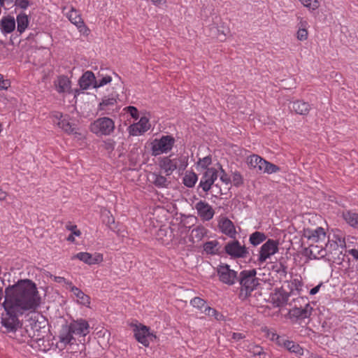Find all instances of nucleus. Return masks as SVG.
I'll use <instances>...</instances> for the list:
<instances>
[{
	"label": "nucleus",
	"instance_id": "26",
	"mask_svg": "<svg viewBox=\"0 0 358 358\" xmlns=\"http://www.w3.org/2000/svg\"><path fill=\"white\" fill-rule=\"evenodd\" d=\"M148 180L158 187H167L170 183L166 177L156 173H150Z\"/></svg>",
	"mask_w": 358,
	"mask_h": 358
},
{
	"label": "nucleus",
	"instance_id": "29",
	"mask_svg": "<svg viewBox=\"0 0 358 358\" xmlns=\"http://www.w3.org/2000/svg\"><path fill=\"white\" fill-rule=\"evenodd\" d=\"M191 304L194 308V311L196 312L203 313L213 310L208 305L206 304L203 299L199 297H194L193 299H192Z\"/></svg>",
	"mask_w": 358,
	"mask_h": 358
},
{
	"label": "nucleus",
	"instance_id": "53",
	"mask_svg": "<svg viewBox=\"0 0 358 358\" xmlns=\"http://www.w3.org/2000/svg\"><path fill=\"white\" fill-rule=\"evenodd\" d=\"M276 271L280 275L285 276L287 274V267L282 263H280L279 267Z\"/></svg>",
	"mask_w": 358,
	"mask_h": 358
},
{
	"label": "nucleus",
	"instance_id": "19",
	"mask_svg": "<svg viewBox=\"0 0 358 358\" xmlns=\"http://www.w3.org/2000/svg\"><path fill=\"white\" fill-rule=\"evenodd\" d=\"M150 129L148 120L145 117H142L138 122L131 124L129 127L128 131L130 136H138Z\"/></svg>",
	"mask_w": 358,
	"mask_h": 358
},
{
	"label": "nucleus",
	"instance_id": "3",
	"mask_svg": "<svg viewBox=\"0 0 358 358\" xmlns=\"http://www.w3.org/2000/svg\"><path fill=\"white\" fill-rule=\"evenodd\" d=\"M48 323V319L44 315H35L30 317L25 325V331L27 336L31 338L32 342L37 343L39 347L44 344Z\"/></svg>",
	"mask_w": 358,
	"mask_h": 358
},
{
	"label": "nucleus",
	"instance_id": "54",
	"mask_svg": "<svg viewBox=\"0 0 358 358\" xmlns=\"http://www.w3.org/2000/svg\"><path fill=\"white\" fill-rule=\"evenodd\" d=\"M15 5L22 8H26L28 6V0H15Z\"/></svg>",
	"mask_w": 358,
	"mask_h": 358
},
{
	"label": "nucleus",
	"instance_id": "31",
	"mask_svg": "<svg viewBox=\"0 0 358 358\" xmlns=\"http://www.w3.org/2000/svg\"><path fill=\"white\" fill-rule=\"evenodd\" d=\"M343 217L345 222L354 228L358 229V213L346 211L343 213Z\"/></svg>",
	"mask_w": 358,
	"mask_h": 358
},
{
	"label": "nucleus",
	"instance_id": "43",
	"mask_svg": "<svg viewBox=\"0 0 358 358\" xmlns=\"http://www.w3.org/2000/svg\"><path fill=\"white\" fill-rule=\"evenodd\" d=\"M287 319L292 323L302 324V320L308 317V315H286Z\"/></svg>",
	"mask_w": 358,
	"mask_h": 358
},
{
	"label": "nucleus",
	"instance_id": "2",
	"mask_svg": "<svg viewBox=\"0 0 358 358\" xmlns=\"http://www.w3.org/2000/svg\"><path fill=\"white\" fill-rule=\"evenodd\" d=\"M345 246V238L339 234H334L331 237H328V241H326L323 248H313L312 249L314 250L315 259L331 256L334 260H340L343 259V252Z\"/></svg>",
	"mask_w": 358,
	"mask_h": 358
},
{
	"label": "nucleus",
	"instance_id": "7",
	"mask_svg": "<svg viewBox=\"0 0 358 358\" xmlns=\"http://www.w3.org/2000/svg\"><path fill=\"white\" fill-rule=\"evenodd\" d=\"M255 276L256 271L255 269L241 272L239 281L241 285V296L247 297L258 285V280Z\"/></svg>",
	"mask_w": 358,
	"mask_h": 358
},
{
	"label": "nucleus",
	"instance_id": "27",
	"mask_svg": "<svg viewBox=\"0 0 358 358\" xmlns=\"http://www.w3.org/2000/svg\"><path fill=\"white\" fill-rule=\"evenodd\" d=\"M66 16L72 24H75L78 28L80 29V31H83V29H85L84 22L77 10L71 8L70 12L66 14Z\"/></svg>",
	"mask_w": 358,
	"mask_h": 358
},
{
	"label": "nucleus",
	"instance_id": "41",
	"mask_svg": "<svg viewBox=\"0 0 358 358\" xmlns=\"http://www.w3.org/2000/svg\"><path fill=\"white\" fill-rule=\"evenodd\" d=\"M305 7L310 10H315L320 6V3L317 0H299Z\"/></svg>",
	"mask_w": 358,
	"mask_h": 358
},
{
	"label": "nucleus",
	"instance_id": "14",
	"mask_svg": "<svg viewBox=\"0 0 358 358\" xmlns=\"http://www.w3.org/2000/svg\"><path fill=\"white\" fill-rule=\"evenodd\" d=\"M217 177L218 171L215 168L207 169L201 179L199 187L207 192L210 189Z\"/></svg>",
	"mask_w": 358,
	"mask_h": 358
},
{
	"label": "nucleus",
	"instance_id": "30",
	"mask_svg": "<svg viewBox=\"0 0 358 358\" xmlns=\"http://www.w3.org/2000/svg\"><path fill=\"white\" fill-rule=\"evenodd\" d=\"M69 287L73 295L77 298V301L83 305L90 303V297L84 294L79 288L73 286L72 285Z\"/></svg>",
	"mask_w": 358,
	"mask_h": 358
},
{
	"label": "nucleus",
	"instance_id": "42",
	"mask_svg": "<svg viewBox=\"0 0 358 358\" xmlns=\"http://www.w3.org/2000/svg\"><path fill=\"white\" fill-rule=\"evenodd\" d=\"M112 81V78L109 76H102L101 78H96L94 88L101 87Z\"/></svg>",
	"mask_w": 358,
	"mask_h": 358
},
{
	"label": "nucleus",
	"instance_id": "17",
	"mask_svg": "<svg viewBox=\"0 0 358 358\" xmlns=\"http://www.w3.org/2000/svg\"><path fill=\"white\" fill-rule=\"evenodd\" d=\"M72 332L76 335L86 336L90 333V325L85 320H77L69 324Z\"/></svg>",
	"mask_w": 358,
	"mask_h": 358
},
{
	"label": "nucleus",
	"instance_id": "36",
	"mask_svg": "<svg viewBox=\"0 0 358 358\" xmlns=\"http://www.w3.org/2000/svg\"><path fill=\"white\" fill-rule=\"evenodd\" d=\"M219 243L217 241L207 242L203 245L204 250L211 255L216 254L219 251Z\"/></svg>",
	"mask_w": 358,
	"mask_h": 358
},
{
	"label": "nucleus",
	"instance_id": "58",
	"mask_svg": "<svg viewBox=\"0 0 358 358\" xmlns=\"http://www.w3.org/2000/svg\"><path fill=\"white\" fill-rule=\"evenodd\" d=\"M114 145H115V142L112 140H109L106 144V148L107 150H113L114 149Z\"/></svg>",
	"mask_w": 358,
	"mask_h": 358
},
{
	"label": "nucleus",
	"instance_id": "38",
	"mask_svg": "<svg viewBox=\"0 0 358 358\" xmlns=\"http://www.w3.org/2000/svg\"><path fill=\"white\" fill-rule=\"evenodd\" d=\"M220 228L226 234L231 235L234 231V227L232 222L227 219L222 220L220 222Z\"/></svg>",
	"mask_w": 358,
	"mask_h": 358
},
{
	"label": "nucleus",
	"instance_id": "28",
	"mask_svg": "<svg viewBox=\"0 0 358 358\" xmlns=\"http://www.w3.org/2000/svg\"><path fill=\"white\" fill-rule=\"evenodd\" d=\"M289 293L285 291L283 289H280L273 294L272 299L273 302L280 306L286 303L289 299Z\"/></svg>",
	"mask_w": 358,
	"mask_h": 358
},
{
	"label": "nucleus",
	"instance_id": "61",
	"mask_svg": "<svg viewBox=\"0 0 358 358\" xmlns=\"http://www.w3.org/2000/svg\"><path fill=\"white\" fill-rule=\"evenodd\" d=\"M349 253L356 259H358V250L356 249H352L349 250Z\"/></svg>",
	"mask_w": 358,
	"mask_h": 358
},
{
	"label": "nucleus",
	"instance_id": "47",
	"mask_svg": "<svg viewBox=\"0 0 358 358\" xmlns=\"http://www.w3.org/2000/svg\"><path fill=\"white\" fill-rule=\"evenodd\" d=\"M116 101L113 98L103 99L102 102L100 103L99 107L101 110L105 109L106 106H113L115 103Z\"/></svg>",
	"mask_w": 358,
	"mask_h": 358
},
{
	"label": "nucleus",
	"instance_id": "4",
	"mask_svg": "<svg viewBox=\"0 0 358 358\" xmlns=\"http://www.w3.org/2000/svg\"><path fill=\"white\" fill-rule=\"evenodd\" d=\"M57 324L59 326L57 332L58 341L56 343V347L59 350H62L67 348V352L71 353L70 358H77L76 352L70 351L72 346L76 343V338L73 337V332H72L68 322L63 316L57 317Z\"/></svg>",
	"mask_w": 358,
	"mask_h": 358
},
{
	"label": "nucleus",
	"instance_id": "8",
	"mask_svg": "<svg viewBox=\"0 0 358 358\" xmlns=\"http://www.w3.org/2000/svg\"><path fill=\"white\" fill-rule=\"evenodd\" d=\"M248 164L251 169L257 172H264L268 174L276 173L280 171V168L276 165L271 164L261 157L253 155L248 158Z\"/></svg>",
	"mask_w": 358,
	"mask_h": 358
},
{
	"label": "nucleus",
	"instance_id": "40",
	"mask_svg": "<svg viewBox=\"0 0 358 358\" xmlns=\"http://www.w3.org/2000/svg\"><path fill=\"white\" fill-rule=\"evenodd\" d=\"M248 351L252 354L254 357L259 356V358H265L266 353L259 345H251L249 346Z\"/></svg>",
	"mask_w": 358,
	"mask_h": 358
},
{
	"label": "nucleus",
	"instance_id": "45",
	"mask_svg": "<svg viewBox=\"0 0 358 358\" xmlns=\"http://www.w3.org/2000/svg\"><path fill=\"white\" fill-rule=\"evenodd\" d=\"M212 162L211 157L210 156H207L203 157V159H200L198 162V165L200 166L203 169H206L208 166H209Z\"/></svg>",
	"mask_w": 358,
	"mask_h": 358
},
{
	"label": "nucleus",
	"instance_id": "39",
	"mask_svg": "<svg viewBox=\"0 0 358 358\" xmlns=\"http://www.w3.org/2000/svg\"><path fill=\"white\" fill-rule=\"evenodd\" d=\"M266 239V236L261 232L256 231L250 235V241L254 245H257L263 242Z\"/></svg>",
	"mask_w": 358,
	"mask_h": 358
},
{
	"label": "nucleus",
	"instance_id": "48",
	"mask_svg": "<svg viewBox=\"0 0 358 358\" xmlns=\"http://www.w3.org/2000/svg\"><path fill=\"white\" fill-rule=\"evenodd\" d=\"M66 229L71 231V234L75 235L76 236H80L81 235L80 231L77 228L76 225H73L71 224H68L66 225Z\"/></svg>",
	"mask_w": 358,
	"mask_h": 358
},
{
	"label": "nucleus",
	"instance_id": "60",
	"mask_svg": "<svg viewBox=\"0 0 358 358\" xmlns=\"http://www.w3.org/2000/svg\"><path fill=\"white\" fill-rule=\"evenodd\" d=\"M321 285H322V284H320V285H317L316 287H313V289H311L310 291V294L311 295H314L316 293H317L320 290Z\"/></svg>",
	"mask_w": 358,
	"mask_h": 358
},
{
	"label": "nucleus",
	"instance_id": "24",
	"mask_svg": "<svg viewBox=\"0 0 358 358\" xmlns=\"http://www.w3.org/2000/svg\"><path fill=\"white\" fill-rule=\"evenodd\" d=\"M289 108L295 111L297 114L306 115L310 109V105L302 101H296L291 103Z\"/></svg>",
	"mask_w": 358,
	"mask_h": 358
},
{
	"label": "nucleus",
	"instance_id": "62",
	"mask_svg": "<svg viewBox=\"0 0 358 358\" xmlns=\"http://www.w3.org/2000/svg\"><path fill=\"white\" fill-rule=\"evenodd\" d=\"M192 234L195 235L196 236H200V234L202 235V229H195L192 231Z\"/></svg>",
	"mask_w": 358,
	"mask_h": 358
},
{
	"label": "nucleus",
	"instance_id": "35",
	"mask_svg": "<svg viewBox=\"0 0 358 358\" xmlns=\"http://www.w3.org/2000/svg\"><path fill=\"white\" fill-rule=\"evenodd\" d=\"M290 352L294 353L296 355H302L303 354V349L297 343L292 341H289L285 347Z\"/></svg>",
	"mask_w": 358,
	"mask_h": 358
},
{
	"label": "nucleus",
	"instance_id": "21",
	"mask_svg": "<svg viewBox=\"0 0 358 358\" xmlns=\"http://www.w3.org/2000/svg\"><path fill=\"white\" fill-rule=\"evenodd\" d=\"M221 173L218 176H220V180L222 182H224L227 187L222 189L219 186L218 184H216L213 187V192H214L215 196H217L218 195H222V194H227V192L229 189V184L231 183V180L227 175V173L224 172V171L221 168Z\"/></svg>",
	"mask_w": 358,
	"mask_h": 358
},
{
	"label": "nucleus",
	"instance_id": "6",
	"mask_svg": "<svg viewBox=\"0 0 358 358\" xmlns=\"http://www.w3.org/2000/svg\"><path fill=\"white\" fill-rule=\"evenodd\" d=\"M128 324L131 328L135 339L145 347H148L150 343L154 341L157 338L152 332H150L149 327L137 320H133Z\"/></svg>",
	"mask_w": 358,
	"mask_h": 358
},
{
	"label": "nucleus",
	"instance_id": "63",
	"mask_svg": "<svg viewBox=\"0 0 358 358\" xmlns=\"http://www.w3.org/2000/svg\"><path fill=\"white\" fill-rule=\"evenodd\" d=\"M307 25L308 22L306 20H303L302 18H301L299 22V27L306 29Z\"/></svg>",
	"mask_w": 358,
	"mask_h": 358
},
{
	"label": "nucleus",
	"instance_id": "1",
	"mask_svg": "<svg viewBox=\"0 0 358 358\" xmlns=\"http://www.w3.org/2000/svg\"><path fill=\"white\" fill-rule=\"evenodd\" d=\"M36 285L29 279L20 280L5 289L3 306L7 313H35L43 303Z\"/></svg>",
	"mask_w": 358,
	"mask_h": 358
},
{
	"label": "nucleus",
	"instance_id": "16",
	"mask_svg": "<svg viewBox=\"0 0 358 358\" xmlns=\"http://www.w3.org/2000/svg\"><path fill=\"white\" fill-rule=\"evenodd\" d=\"M227 254L234 257H244L248 253L245 246H242L238 241H231L225 246Z\"/></svg>",
	"mask_w": 358,
	"mask_h": 358
},
{
	"label": "nucleus",
	"instance_id": "51",
	"mask_svg": "<svg viewBox=\"0 0 358 358\" xmlns=\"http://www.w3.org/2000/svg\"><path fill=\"white\" fill-rule=\"evenodd\" d=\"M10 85L8 80H4L1 74H0V90H7Z\"/></svg>",
	"mask_w": 358,
	"mask_h": 358
},
{
	"label": "nucleus",
	"instance_id": "49",
	"mask_svg": "<svg viewBox=\"0 0 358 358\" xmlns=\"http://www.w3.org/2000/svg\"><path fill=\"white\" fill-rule=\"evenodd\" d=\"M232 181L234 185L239 186L243 182L241 176L238 173H234Z\"/></svg>",
	"mask_w": 358,
	"mask_h": 358
},
{
	"label": "nucleus",
	"instance_id": "59",
	"mask_svg": "<svg viewBox=\"0 0 358 358\" xmlns=\"http://www.w3.org/2000/svg\"><path fill=\"white\" fill-rule=\"evenodd\" d=\"M115 224V219H114V217H108V220L107 222V224H108V226L109 227V228L110 229H113V230L115 229L114 227H113V224Z\"/></svg>",
	"mask_w": 358,
	"mask_h": 358
},
{
	"label": "nucleus",
	"instance_id": "37",
	"mask_svg": "<svg viewBox=\"0 0 358 358\" xmlns=\"http://www.w3.org/2000/svg\"><path fill=\"white\" fill-rule=\"evenodd\" d=\"M197 176L193 172L187 173L183 178V182L185 186L192 187L197 181Z\"/></svg>",
	"mask_w": 358,
	"mask_h": 358
},
{
	"label": "nucleus",
	"instance_id": "9",
	"mask_svg": "<svg viewBox=\"0 0 358 358\" xmlns=\"http://www.w3.org/2000/svg\"><path fill=\"white\" fill-rule=\"evenodd\" d=\"M114 129V121L107 117H99L90 125V131L98 136H109Z\"/></svg>",
	"mask_w": 358,
	"mask_h": 358
},
{
	"label": "nucleus",
	"instance_id": "18",
	"mask_svg": "<svg viewBox=\"0 0 358 358\" xmlns=\"http://www.w3.org/2000/svg\"><path fill=\"white\" fill-rule=\"evenodd\" d=\"M54 118L57 120L56 122L59 127L62 129L65 132L70 134H78L76 128L72 125L69 120L68 117L64 116L59 113L54 115Z\"/></svg>",
	"mask_w": 358,
	"mask_h": 358
},
{
	"label": "nucleus",
	"instance_id": "44",
	"mask_svg": "<svg viewBox=\"0 0 358 358\" xmlns=\"http://www.w3.org/2000/svg\"><path fill=\"white\" fill-rule=\"evenodd\" d=\"M262 331L264 332L266 334V337L273 341H275L276 336H278L275 332L269 329L266 326L262 327Z\"/></svg>",
	"mask_w": 358,
	"mask_h": 358
},
{
	"label": "nucleus",
	"instance_id": "32",
	"mask_svg": "<svg viewBox=\"0 0 358 358\" xmlns=\"http://www.w3.org/2000/svg\"><path fill=\"white\" fill-rule=\"evenodd\" d=\"M1 29L6 33L12 32L15 27V22L13 17H3L1 20Z\"/></svg>",
	"mask_w": 358,
	"mask_h": 358
},
{
	"label": "nucleus",
	"instance_id": "55",
	"mask_svg": "<svg viewBox=\"0 0 358 358\" xmlns=\"http://www.w3.org/2000/svg\"><path fill=\"white\" fill-rule=\"evenodd\" d=\"M54 280L57 282H65L67 285H69V287L72 285L71 282H69V281H66V279L63 277H60V276H55L54 277Z\"/></svg>",
	"mask_w": 358,
	"mask_h": 358
},
{
	"label": "nucleus",
	"instance_id": "13",
	"mask_svg": "<svg viewBox=\"0 0 358 358\" xmlns=\"http://www.w3.org/2000/svg\"><path fill=\"white\" fill-rule=\"evenodd\" d=\"M278 251V242L272 239L268 240L264 243L259 250L258 261L260 263L266 262L272 255Z\"/></svg>",
	"mask_w": 358,
	"mask_h": 358
},
{
	"label": "nucleus",
	"instance_id": "11",
	"mask_svg": "<svg viewBox=\"0 0 358 358\" xmlns=\"http://www.w3.org/2000/svg\"><path fill=\"white\" fill-rule=\"evenodd\" d=\"M217 272L220 280L229 285H234L238 278L237 272L231 269L227 264L219 265L217 268Z\"/></svg>",
	"mask_w": 358,
	"mask_h": 358
},
{
	"label": "nucleus",
	"instance_id": "57",
	"mask_svg": "<svg viewBox=\"0 0 358 358\" xmlns=\"http://www.w3.org/2000/svg\"><path fill=\"white\" fill-rule=\"evenodd\" d=\"M178 160L181 162V164L178 166L179 169L180 170H184L186 168L187 165V162L185 160V158H184V159H179Z\"/></svg>",
	"mask_w": 358,
	"mask_h": 358
},
{
	"label": "nucleus",
	"instance_id": "50",
	"mask_svg": "<svg viewBox=\"0 0 358 358\" xmlns=\"http://www.w3.org/2000/svg\"><path fill=\"white\" fill-rule=\"evenodd\" d=\"M124 110L129 113L133 118L137 119L138 117V110L134 106H128Z\"/></svg>",
	"mask_w": 358,
	"mask_h": 358
},
{
	"label": "nucleus",
	"instance_id": "25",
	"mask_svg": "<svg viewBox=\"0 0 358 358\" xmlns=\"http://www.w3.org/2000/svg\"><path fill=\"white\" fill-rule=\"evenodd\" d=\"M57 91L59 93L69 92L71 89V81L64 76H59L55 82Z\"/></svg>",
	"mask_w": 358,
	"mask_h": 358
},
{
	"label": "nucleus",
	"instance_id": "33",
	"mask_svg": "<svg viewBox=\"0 0 358 358\" xmlns=\"http://www.w3.org/2000/svg\"><path fill=\"white\" fill-rule=\"evenodd\" d=\"M215 31L217 32V37L220 41H224L226 36L230 33V29L229 26L224 23L222 22L219 26L215 28Z\"/></svg>",
	"mask_w": 358,
	"mask_h": 358
},
{
	"label": "nucleus",
	"instance_id": "34",
	"mask_svg": "<svg viewBox=\"0 0 358 358\" xmlns=\"http://www.w3.org/2000/svg\"><path fill=\"white\" fill-rule=\"evenodd\" d=\"M17 31L20 33L23 32L28 26V16L24 13L19 14L17 17Z\"/></svg>",
	"mask_w": 358,
	"mask_h": 358
},
{
	"label": "nucleus",
	"instance_id": "23",
	"mask_svg": "<svg viewBox=\"0 0 358 358\" xmlns=\"http://www.w3.org/2000/svg\"><path fill=\"white\" fill-rule=\"evenodd\" d=\"M159 166L164 170L166 176H170L178 166L176 159H171L169 157L163 158L159 162Z\"/></svg>",
	"mask_w": 358,
	"mask_h": 358
},
{
	"label": "nucleus",
	"instance_id": "20",
	"mask_svg": "<svg viewBox=\"0 0 358 358\" xmlns=\"http://www.w3.org/2000/svg\"><path fill=\"white\" fill-rule=\"evenodd\" d=\"M74 257L89 265L99 264L103 261V255L99 253H95L93 255L88 252H79Z\"/></svg>",
	"mask_w": 358,
	"mask_h": 358
},
{
	"label": "nucleus",
	"instance_id": "46",
	"mask_svg": "<svg viewBox=\"0 0 358 358\" xmlns=\"http://www.w3.org/2000/svg\"><path fill=\"white\" fill-rule=\"evenodd\" d=\"M308 38V31L306 28L299 27V30L297 31V38L299 41L306 40Z\"/></svg>",
	"mask_w": 358,
	"mask_h": 358
},
{
	"label": "nucleus",
	"instance_id": "15",
	"mask_svg": "<svg viewBox=\"0 0 358 358\" xmlns=\"http://www.w3.org/2000/svg\"><path fill=\"white\" fill-rule=\"evenodd\" d=\"M197 214L203 221H208L213 217L215 211L213 208L206 201H200L195 205Z\"/></svg>",
	"mask_w": 358,
	"mask_h": 358
},
{
	"label": "nucleus",
	"instance_id": "64",
	"mask_svg": "<svg viewBox=\"0 0 358 358\" xmlns=\"http://www.w3.org/2000/svg\"><path fill=\"white\" fill-rule=\"evenodd\" d=\"M7 196V194L6 192H3L1 188H0V200H4L6 199Z\"/></svg>",
	"mask_w": 358,
	"mask_h": 358
},
{
	"label": "nucleus",
	"instance_id": "5",
	"mask_svg": "<svg viewBox=\"0 0 358 358\" xmlns=\"http://www.w3.org/2000/svg\"><path fill=\"white\" fill-rule=\"evenodd\" d=\"M303 236L309 242V245L305 249L307 255L315 259L314 250L313 248H320L324 246L327 241V236L322 227H317L315 229H306Z\"/></svg>",
	"mask_w": 358,
	"mask_h": 358
},
{
	"label": "nucleus",
	"instance_id": "22",
	"mask_svg": "<svg viewBox=\"0 0 358 358\" xmlns=\"http://www.w3.org/2000/svg\"><path fill=\"white\" fill-rule=\"evenodd\" d=\"M96 81V77L94 74L87 71L85 72L79 80V85L83 90H87L91 85L94 87Z\"/></svg>",
	"mask_w": 358,
	"mask_h": 358
},
{
	"label": "nucleus",
	"instance_id": "12",
	"mask_svg": "<svg viewBox=\"0 0 358 358\" xmlns=\"http://www.w3.org/2000/svg\"><path fill=\"white\" fill-rule=\"evenodd\" d=\"M1 324L4 333L15 332L22 325L17 315H1Z\"/></svg>",
	"mask_w": 358,
	"mask_h": 358
},
{
	"label": "nucleus",
	"instance_id": "10",
	"mask_svg": "<svg viewBox=\"0 0 358 358\" xmlns=\"http://www.w3.org/2000/svg\"><path fill=\"white\" fill-rule=\"evenodd\" d=\"M175 140L170 136H162L160 139H155L152 143V155L157 156L171 150Z\"/></svg>",
	"mask_w": 358,
	"mask_h": 358
},
{
	"label": "nucleus",
	"instance_id": "56",
	"mask_svg": "<svg viewBox=\"0 0 358 358\" xmlns=\"http://www.w3.org/2000/svg\"><path fill=\"white\" fill-rule=\"evenodd\" d=\"M243 338H245V336L241 333H233L232 334V338L236 341L241 340Z\"/></svg>",
	"mask_w": 358,
	"mask_h": 358
},
{
	"label": "nucleus",
	"instance_id": "52",
	"mask_svg": "<svg viewBox=\"0 0 358 358\" xmlns=\"http://www.w3.org/2000/svg\"><path fill=\"white\" fill-rule=\"evenodd\" d=\"M289 340L285 339L283 337L280 336L279 335L276 336L275 342L276 344L280 347H283L285 348L287 346V343Z\"/></svg>",
	"mask_w": 358,
	"mask_h": 358
}]
</instances>
